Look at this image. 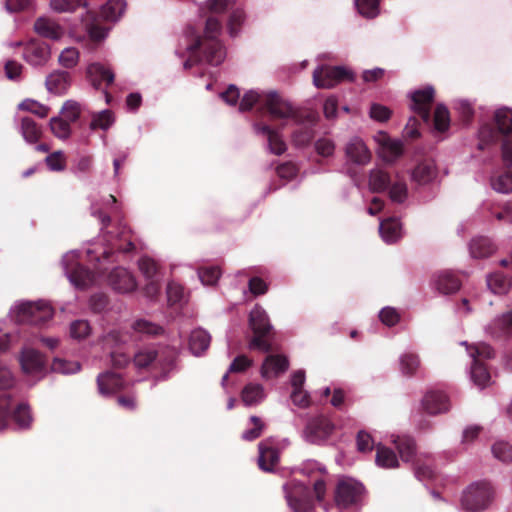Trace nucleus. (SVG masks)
Returning a JSON list of instances; mask_svg holds the SVG:
<instances>
[{
  "label": "nucleus",
  "mask_w": 512,
  "mask_h": 512,
  "mask_svg": "<svg viewBox=\"0 0 512 512\" xmlns=\"http://www.w3.org/2000/svg\"><path fill=\"white\" fill-rule=\"evenodd\" d=\"M254 106L266 111L273 120H283L287 123L301 120L300 112L292 104L274 90H249L239 104L240 111H248Z\"/></svg>",
  "instance_id": "obj_2"
},
{
  "label": "nucleus",
  "mask_w": 512,
  "mask_h": 512,
  "mask_svg": "<svg viewBox=\"0 0 512 512\" xmlns=\"http://www.w3.org/2000/svg\"><path fill=\"white\" fill-rule=\"evenodd\" d=\"M450 126V115L447 107L438 104L434 112V128L438 132H445Z\"/></svg>",
  "instance_id": "obj_54"
},
{
  "label": "nucleus",
  "mask_w": 512,
  "mask_h": 512,
  "mask_svg": "<svg viewBox=\"0 0 512 512\" xmlns=\"http://www.w3.org/2000/svg\"><path fill=\"white\" fill-rule=\"evenodd\" d=\"M511 285V278L503 273L495 272L487 277V286L494 294H506L510 290Z\"/></svg>",
  "instance_id": "obj_43"
},
{
  "label": "nucleus",
  "mask_w": 512,
  "mask_h": 512,
  "mask_svg": "<svg viewBox=\"0 0 512 512\" xmlns=\"http://www.w3.org/2000/svg\"><path fill=\"white\" fill-rule=\"evenodd\" d=\"M266 397L264 388L260 384H247L241 392V400L247 407L260 404Z\"/></svg>",
  "instance_id": "obj_38"
},
{
  "label": "nucleus",
  "mask_w": 512,
  "mask_h": 512,
  "mask_svg": "<svg viewBox=\"0 0 512 512\" xmlns=\"http://www.w3.org/2000/svg\"><path fill=\"white\" fill-rule=\"evenodd\" d=\"M81 5L87 7L88 4L80 0H50V8L56 13L73 12Z\"/></svg>",
  "instance_id": "obj_59"
},
{
  "label": "nucleus",
  "mask_w": 512,
  "mask_h": 512,
  "mask_svg": "<svg viewBox=\"0 0 512 512\" xmlns=\"http://www.w3.org/2000/svg\"><path fill=\"white\" fill-rule=\"evenodd\" d=\"M390 176L382 169L375 168L370 171L369 187L373 192L386 190L390 185Z\"/></svg>",
  "instance_id": "obj_45"
},
{
  "label": "nucleus",
  "mask_w": 512,
  "mask_h": 512,
  "mask_svg": "<svg viewBox=\"0 0 512 512\" xmlns=\"http://www.w3.org/2000/svg\"><path fill=\"white\" fill-rule=\"evenodd\" d=\"M344 151L347 161L353 165L366 166L372 158L370 149L359 136L351 137L345 144Z\"/></svg>",
  "instance_id": "obj_16"
},
{
  "label": "nucleus",
  "mask_w": 512,
  "mask_h": 512,
  "mask_svg": "<svg viewBox=\"0 0 512 512\" xmlns=\"http://www.w3.org/2000/svg\"><path fill=\"white\" fill-rule=\"evenodd\" d=\"M284 490L287 503L294 512H312L313 500L307 486L293 480L284 486Z\"/></svg>",
  "instance_id": "obj_11"
},
{
  "label": "nucleus",
  "mask_w": 512,
  "mask_h": 512,
  "mask_svg": "<svg viewBox=\"0 0 512 512\" xmlns=\"http://www.w3.org/2000/svg\"><path fill=\"white\" fill-rule=\"evenodd\" d=\"M87 74L96 88L102 85H110L114 81V73L111 68L99 62L90 64L87 68Z\"/></svg>",
  "instance_id": "obj_27"
},
{
  "label": "nucleus",
  "mask_w": 512,
  "mask_h": 512,
  "mask_svg": "<svg viewBox=\"0 0 512 512\" xmlns=\"http://www.w3.org/2000/svg\"><path fill=\"white\" fill-rule=\"evenodd\" d=\"M434 94V88L430 85L410 93L412 110L419 114L425 122L429 120L430 106L434 99Z\"/></svg>",
  "instance_id": "obj_18"
},
{
  "label": "nucleus",
  "mask_w": 512,
  "mask_h": 512,
  "mask_svg": "<svg viewBox=\"0 0 512 512\" xmlns=\"http://www.w3.org/2000/svg\"><path fill=\"white\" fill-rule=\"evenodd\" d=\"M423 409L432 415L449 410L450 403L445 393L441 391H429L422 400Z\"/></svg>",
  "instance_id": "obj_23"
},
{
  "label": "nucleus",
  "mask_w": 512,
  "mask_h": 512,
  "mask_svg": "<svg viewBox=\"0 0 512 512\" xmlns=\"http://www.w3.org/2000/svg\"><path fill=\"white\" fill-rule=\"evenodd\" d=\"M115 122L114 115L110 110H102L92 114L90 122V128L92 130L101 129L103 131L108 130Z\"/></svg>",
  "instance_id": "obj_48"
},
{
  "label": "nucleus",
  "mask_w": 512,
  "mask_h": 512,
  "mask_svg": "<svg viewBox=\"0 0 512 512\" xmlns=\"http://www.w3.org/2000/svg\"><path fill=\"white\" fill-rule=\"evenodd\" d=\"M254 130L258 135L267 137L269 150L276 154L281 155L286 151V144L282 140L281 136L277 131L272 130L268 125L265 124H254Z\"/></svg>",
  "instance_id": "obj_29"
},
{
  "label": "nucleus",
  "mask_w": 512,
  "mask_h": 512,
  "mask_svg": "<svg viewBox=\"0 0 512 512\" xmlns=\"http://www.w3.org/2000/svg\"><path fill=\"white\" fill-rule=\"evenodd\" d=\"M470 377L473 383L480 389L485 388L490 383V374L486 367L478 360L473 361Z\"/></svg>",
  "instance_id": "obj_46"
},
{
  "label": "nucleus",
  "mask_w": 512,
  "mask_h": 512,
  "mask_svg": "<svg viewBox=\"0 0 512 512\" xmlns=\"http://www.w3.org/2000/svg\"><path fill=\"white\" fill-rule=\"evenodd\" d=\"M70 122L62 118L61 116H55L50 119L49 126L50 130L55 137L61 140H66L71 135Z\"/></svg>",
  "instance_id": "obj_49"
},
{
  "label": "nucleus",
  "mask_w": 512,
  "mask_h": 512,
  "mask_svg": "<svg viewBox=\"0 0 512 512\" xmlns=\"http://www.w3.org/2000/svg\"><path fill=\"white\" fill-rule=\"evenodd\" d=\"M210 342V334L202 328H197L190 334L189 349L193 355L200 356L208 349Z\"/></svg>",
  "instance_id": "obj_34"
},
{
  "label": "nucleus",
  "mask_w": 512,
  "mask_h": 512,
  "mask_svg": "<svg viewBox=\"0 0 512 512\" xmlns=\"http://www.w3.org/2000/svg\"><path fill=\"white\" fill-rule=\"evenodd\" d=\"M108 284L118 293L126 294L137 289V281L131 271L124 267L114 268L107 277Z\"/></svg>",
  "instance_id": "obj_17"
},
{
  "label": "nucleus",
  "mask_w": 512,
  "mask_h": 512,
  "mask_svg": "<svg viewBox=\"0 0 512 512\" xmlns=\"http://www.w3.org/2000/svg\"><path fill=\"white\" fill-rule=\"evenodd\" d=\"M491 188L500 194L512 193V171L501 168L494 170L489 178Z\"/></svg>",
  "instance_id": "obj_31"
},
{
  "label": "nucleus",
  "mask_w": 512,
  "mask_h": 512,
  "mask_svg": "<svg viewBox=\"0 0 512 512\" xmlns=\"http://www.w3.org/2000/svg\"><path fill=\"white\" fill-rule=\"evenodd\" d=\"M393 443L395 444L400 457L403 461H413L415 466V475L420 480H425L433 476V470L430 466H422L420 459L415 456V443L409 436H397Z\"/></svg>",
  "instance_id": "obj_13"
},
{
  "label": "nucleus",
  "mask_w": 512,
  "mask_h": 512,
  "mask_svg": "<svg viewBox=\"0 0 512 512\" xmlns=\"http://www.w3.org/2000/svg\"><path fill=\"white\" fill-rule=\"evenodd\" d=\"M247 22V13L243 7L231 11L227 19V32L231 37H237Z\"/></svg>",
  "instance_id": "obj_39"
},
{
  "label": "nucleus",
  "mask_w": 512,
  "mask_h": 512,
  "mask_svg": "<svg viewBox=\"0 0 512 512\" xmlns=\"http://www.w3.org/2000/svg\"><path fill=\"white\" fill-rule=\"evenodd\" d=\"M399 371L406 377L415 376L421 367L420 358L416 353L406 351L398 358Z\"/></svg>",
  "instance_id": "obj_35"
},
{
  "label": "nucleus",
  "mask_w": 512,
  "mask_h": 512,
  "mask_svg": "<svg viewBox=\"0 0 512 512\" xmlns=\"http://www.w3.org/2000/svg\"><path fill=\"white\" fill-rule=\"evenodd\" d=\"M45 84L49 92L62 94L70 85L69 74L63 71H54L47 76Z\"/></svg>",
  "instance_id": "obj_37"
},
{
  "label": "nucleus",
  "mask_w": 512,
  "mask_h": 512,
  "mask_svg": "<svg viewBox=\"0 0 512 512\" xmlns=\"http://www.w3.org/2000/svg\"><path fill=\"white\" fill-rule=\"evenodd\" d=\"M79 251L67 252L62 259L63 269L70 283L79 289L87 288L97 283V277L78 263Z\"/></svg>",
  "instance_id": "obj_6"
},
{
  "label": "nucleus",
  "mask_w": 512,
  "mask_h": 512,
  "mask_svg": "<svg viewBox=\"0 0 512 512\" xmlns=\"http://www.w3.org/2000/svg\"><path fill=\"white\" fill-rule=\"evenodd\" d=\"M33 303L39 308V311L33 315V318H35L33 325H42L53 317V308L47 302L39 300Z\"/></svg>",
  "instance_id": "obj_60"
},
{
  "label": "nucleus",
  "mask_w": 512,
  "mask_h": 512,
  "mask_svg": "<svg viewBox=\"0 0 512 512\" xmlns=\"http://www.w3.org/2000/svg\"><path fill=\"white\" fill-rule=\"evenodd\" d=\"M10 419H13L17 429H29L33 422V416L29 405L23 402L16 404L12 401Z\"/></svg>",
  "instance_id": "obj_33"
},
{
  "label": "nucleus",
  "mask_w": 512,
  "mask_h": 512,
  "mask_svg": "<svg viewBox=\"0 0 512 512\" xmlns=\"http://www.w3.org/2000/svg\"><path fill=\"white\" fill-rule=\"evenodd\" d=\"M469 251L473 258H485L495 251V246L489 238L477 237L471 240Z\"/></svg>",
  "instance_id": "obj_42"
},
{
  "label": "nucleus",
  "mask_w": 512,
  "mask_h": 512,
  "mask_svg": "<svg viewBox=\"0 0 512 512\" xmlns=\"http://www.w3.org/2000/svg\"><path fill=\"white\" fill-rule=\"evenodd\" d=\"M379 233L386 243H394L402 237V225L398 219H386L380 222Z\"/></svg>",
  "instance_id": "obj_36"
},
{
  "label": "nucleus",
  "mask_w": 512,
  "mask_h": 512,
  "mask_svg": "<svg viewBox=\"0 0 512 512\" xmlns=\"http://www.w3.org/2000/svg\"><path fill=\"white\" fill-rule=\"evenodd\" d=\"M138 266L146 280L161 279L158 264L152 258L147 256L140 258Z\"/></svg>",
  "instance_id": "obj_52"
},
{
  "label": "nucleus",
  "mask_w": 512,
  "mask_h": 512,
  "mask_svg": "<svg viewBox=\"0 0 512 512\" xmlns=\"http://www.w3.org/2000/svg\"><path fill=\"white\" fill-rule=\"evenodd\" d=\"M20 132L28 143L37 142L41 136V129L34 120L28 117L22 119Z\"/></svg>",
  "instance_id": "obj_50"
},
{
  "label": "nucleus",
  "mask_w": 512,
  "mask_h": 512,
  "mask_svg": "<svg viewBox=\"0 0 512 512\" xmlns=\"http://www.w3.org/2000/svg\"><path fill=\"white\" fill-rule=\"evenodd\" d=\"M352 72L343 66H320L313 72V84L320 89H330L346 79H352Z\"/></svg>",
  "instance_id": "obj_12"
},
{
  "label": "nucleus",
  "mask_w": 512,
  "mask_h": 512,
  "mask_svg": "<svg viewBox=\"0 0 512 512\" xmlns=\"http://www.w3.org/2000/svg\"><path fill=\"white\" fill-rule=\"evenodd\" d=\"M493 456L504 463L512 462V445L505 441H497L493 444L492 448Z\"/></svg>",
  "instance_id": "obj_57"
},
{
  "label": "nucleus",
  "mask_w": 512,
  "mask_h": 512,
  "mask_svg": "<svg viewBox=\"0 0 512 512\" xmlns=\"http://www.w3.org/2000/svg\"><path fill=\"white\" fill-rule=\"evenodd\" d=\"M176 354L175 349L158 352L153 347H145L135 353L133 363L139 369L151 366L161 371L160 377L165 379L175 369Z\"/></svg>",
  "instance_id": "obj_4"
},
{
  "label": "nucleus",
  "mask_w": 512,
  "mask_h": 512,
  "mask_svg": "<svg viewBox=\"0 0 512 512\" xmlns=\"http://www.w3.org/2000/svg\"><path fill=\"white\" fill-rule=\"evenodd\" d=\"M19 361L23 373L33 380H39L46 374L45 358L33 348L23 349Z\"/></svg>",
  "instance_id": "obj_14"
},
{
  "label": "nucleus",
  "mask_w": 512,
  "mask_h": 512,
  "mask_svg": "<svg viewBox=\"0 0 512 512\" xmlns=\"http://www.w3.org/2000/svg\"><path fill=\"white\" fill-rule=\"evenodd\" d=\"M250 427L242 433V439L246 441H253L261 436L264 431L265 424L257 416H251L249 418Z\"/></svg>",
  "instance_id": "obj_56"
},
{
  "label": "nucleus",
  "mask_w": 512,
  "mask_h": 512,
  "mask_svg": "<svg viewBox=\"0 0 512 512\" xmlns=\"http://www.w3.org/2000/svg\"><path fill=\"white\" fill-rule=\"evenodd\" d=\"M376 143V152L378 156L387 163L395 162L403 153V142L399 139L391 138L384 131H377L373 135Z\"/></svg>",
  "instance_id": "obj_15"
},
{
  "label": "nucleus",
  "mask_w": 512,
  "mask_h": 512,
  "mask_svg": "<svg viewBox=\"0 0 512 512\" xmlns=\"http://www.w3.org/2000/svg\"><path fill=\"white\" fill-rule=\"evenodd\" d=\"M101 242H91L86 249L90 261L101 263L106 261L114 251L129 252L134 248L130 230L124 223H119L116 231L100 236Z\"/></svg>",
  "instance_id": "obj_3"
},
{
  "label": "nucleus",
  "mask_w": 512,
  "mask_h": 512,
  "mask_svg": "<svg viewBox=\"0 0 512 512\" xmlns=\"http://www.w3.org/2000/svg\"><path fill=\"white\" fill-rule=\"evenodd\" d=\"M438 175L436 163L433 159L420 161L411 171L410 178L417 186H426L432 183Z\"/></svg>",
  "instance_id": "obj_20"
},
{
  "label": "nucleus",
  "mask_w": 512,
  "mask_h": 512,
  "mask_svg": "<svg viewBox=\"0 0 512 512\" xmlns=\"http://www.w3.org/2000/svg\"><path fill=\"white\" fill-rule=\"evenodd\" d=\"M295 126V130L293 132V142L297 146H305L307 145L312 137H313V123L314 118L313 117H307L304 119V117L301 115V120L296 122H290Z\"/></svg>",
  "instance_id": "obj_32"
},
{
  "label": "nucleus",
  "mask_w": 512,
  "mask_h": 512,
  "mask_svg": "<svg viewBox=\"0 0 512 512\" xmlns=\"http://www.w3.org/2000/svg\"><path fill=\"white\" fill-rule=\"evenodd\" d=\"M126 2L124 0H108L100 10V15L105 21L116 22L124 14Z\"/></svg>",
  "instance_id": "obj_41"
},
{
  "label": "nucleus",
  "mask_w": 512,
  "mask_h": 512,
  "mask_svg": "<svg viewBox=\"0 0 512 512\" xmlns=\"http://www.w3.org/2000/svg\"><path fill=\"white\" fill-rule=\"evenodd\" d=\"M80 364L75 361H68L61 358H55L52 363V370L64 375L74 374L80 370Z\"/></svg>",
  "instance_id": "obj_61"
},
{
  "label": "nucleus",
  "mask_w": 512,
  "mask_h": 512,
  "mask_svg": "<svg viewBox=\"0 0 512 512\" xmlns=\"http://www.w3.org/2000/svg\"><path fill=\"white\" fill-rule=\"evenodd\" d=\"M34 30L39 36L53 41L60 40L65 34V29L48 17H39L34 23Z\"/></svg>",
  "instance_id": "obj_22"
},
{
  "label": "nucleus",
  "mask_w": 512,
  "mask_h": 512,
  "mask_svg": "<svg viewBox=\"0 0 512 512\" xmlns=\"http://www.w3.org/2000/svg\"><path fill=\"white\" fill-rule=\"evenodd\" d=\"M376 465L384 469H394L399 466L396 454L383 445L376 446Z\"/></svg>",
  "instance_id": "obj_44"
},
{
  "label": "nucleus",
  "mask_w": 512,
  "mask_h": 512,
  "mask_svg": "<svg viewBox=\"0 0 512 512\" xmlns=\"http://www.w3.org/2000/svg\"><path fill=\"white\" fill-rule=\"evenodd\" d=\"M132 329L140 334L158 335L162 332V327L146 319H137L132 324Z\"/></svg>",
  "instance_id": "obj_63"
},
{
  "label": "nucleus",
  "mask_w": 512,
  "mask_h": 512,
  "mask_svg": "<svg viewBox=\"0 0 512 512\" xmlns=\"http://www.w3.org/2000/svg\"><path fill=\"white\" fill-rule=\"evenodd\" d=\"M364 486L350 477L339 479L335 489V502L339 508H348L361 503L364 495Z\"/></svg>",
  "instance_id": "obj_9"
},
{
  "label": "nucleus",
  "mask_w": 512,
  "mask_h": 512,
  "mask_svg": "<svg viewBox=\"0 0 512 512\" xmlns=\"http://www.w3.org/2000/svg\"><path fill=\"white\" fill-rule=\"evenodd\" d=\"M51 56L50 46L44 42L32 40L25 44L23 57L34 67L45 65Z\"/></svg>",
  "instance_id": "obj_19"
},
{
  "label": "nucleus",
  "mask_w": 512,
  "mask_h": 512,
  "mask_svg": "<svg viewBox=\"0 0 512 512\" xmlns=\"http://www.w3.org/2000/svg\"><path fill=\"white\" fill-rule=\"evenodd\" d=\"M130 339V334L121 329H113L103 336V348L109 351L113 366L122 368L129 363L130 357L120 351V346L129 342Z\"/></svg>",
  "instance_id": "obj_10"
},
{
  "label": "nucleus",
  "mask_w": 512,
  "mask_h": 512,
  "mask_svg": "<svg viewBox=\"0 0 512 512\" xmlns=\"http://www.w3.org/2000/svg\"><path fill=\"white\" fill-rule=\"evenodd\" d=\"M92 332L91 326L86 320H75L70 324L69 336L77 341L86 339Z\"/></svg>",
  "instance_id": "obj_53"
},
{
  "label": "nucleus",
  "mask_w": 512,
  "mask_h": 512,
  "mask_svg": "<svg viewBox=\"0 0 512 512\" xmlns=\"http://www.w3.org/2000/svg\"><path fill=\"white\" fill-rule=\"evenodd\" d=\"M494 120L498 131L501 134H508L512 131V109L502 107L495 111Z\"/></svg>",
  "instance_id": "obj_47"
},
{
  "label": "nucleus",
  "mask_w": 512,
  "mask_h": 512,
  "mask_svg": "<svg viewBox=\"0 0 512 512\" xmlns=\"http://www.w3.org/2000/svg\"><path fill=\"white\" fill-rule=\"evenodd\" d=\"M98 391L103 396H110L123 388L124 381L119 374L104 372L97 377Z\"/></svg>",
  "instance_id": "obj_30"
},
{
  "label": "nucleus",
  "mask_w": 512,
  "mask_h": 512,
  "mask_svg": "<svg viewBox=\"0 0 512 512\" xmlns=\"http://www.w3.org/2000/svg\"><path fill=\"white\" fill-rule=\"evenodd\" d=\"M80 59V52L76 47H66L58 57L59 64L67 69L74 68Z\"/></svg>",
  "instance_id": "obj_55"
},
{
  "label": "nucleus",
  "mask_w": 512,
  "mask_h": 512,
  "mask_svg": "<svg viewBox=\"0 0 512 512\" xmlns=\"http://www.w3.org/2000/svg\"><path fill=\"white\" fill-rule=\"evenodd\" d=\"M37 311H39V308L33 302L19 301L10 308L9 316L16 323L33 325V322H35L33 315Z\"/></svg>",
  "instance_id": "obj_24"
},
{
  "label": "nucleus",
  "mask_w": 512,
  "mask_h": 512,
  "mask_svg": "<svg viewBox=\"0 0 512 512\" xmlns=\"http://www.w3.org/2000/svg\"><path fill=\"white\" fill-rule=\"evenodd\" d=\"M493 497L494 490L489 482H475L463 492L461 507L467 512H480L490 505Z\"/></svg>",
  "instance_id": "obj_5"
},
{
  "label": "nucleus",
  "mask_w": 512,
  "mask_h": 512,
  "mask_svg": "<svg viewBox=\"0 0 512 512\" xmlns=\"http://www.w3.org/2000/svg\"><path fill=\"white\" fill-rule=\"evenodd\" d=\"M12 408L11 397L3 393L0 395V431L6 429L9 424Z\"/></svg>",
  "instance_id": "obj_58"
},
{
  "label": "nucleus",
  "mask_w": 512,
  "mask_h": 512,
  "mask_svg": "<svg viewBox=\"0 0 512 512\" xmlns=\"http://www.w3.org/2000/svg\"><path fill=\"white\" fill-rule=\"evenodd\" d=\"M249 323L254 332V337L250 342V347L253 349H259L261 351H268L270 345L265 339V336L272 329V325L269 322V317L266 311L256 305L250 312Z\"/></svg>",
  "instance_id": "obj_7"
},
{
  "label": "nucleus",
  "mask_w": 512,
  "mask_h": 512,
  "mask_svg": "<svg viewBox=\"0 0 512 512\" xmlns=\"http://www.w3.org/2000/svg\"><path fill=\"white\" fill-rule=\"evenodd\" d=\"M431 284L435 290L444 295L454 293L460 288L458 278L448 270L435 273L432 277Z\"/></svg>",
  "instance_id": "obj_21"
},
{
  "label": "nucleus",
  "mask_w": 512,
  "mask_h": 512,
  "mask_svg": "<svg viewBox=\"0 0 512 512\" xmlns=\"http://www.w3.org/2000/svg\"><path fill=\"white\" fill-rule=\"evenodd\" d=\"M221 29V22L216 17H209L206 20L203 37L192 26L184 29L176 53L181 57L189 54V58L183 64L185 69L201 60L199 52H203L204 60L211 65H219L224 61L226 52L218 39Z\"/></svg>",
  "instance_id": "obj_1"
},
{
  "label": "nucleus",
  "mask_w": 512,
  "mask_h": 512,
  "mask_svg": "<svg viewBox=\"0 0 512 512\" xmlns=\"http://www.w3.org/2000/svg\"><path fill=\"white\" fill-rule=\"evenodd\" d=\"M389 196L393 202L403 203L408 197L407 184L403 179H399L391 184Z\"/></svg>",
  "instance_id": "obj_62"
},
{
  "label": "nucleus",
  "mask_w": 512,
  "mask_h": 512,
  "mask_svg": "<svg viewBox=\"0 0 512 512\" xmlns=\"http://www.w3.org/2000/svg\"><path fill=\"white\" fill-rule=\"evenodd\" d=\"M198 276L203 285L212 286L221 276V270L217 266L206 267L198 271Z\"/></svg>",
  "instance_id": "obj_64"
},
{
  "label": "nucleus",
  "mask_w": 512,
  "mask_h": 512,
  "mask_svg": "<svg viewBox=\"0 0 512 512\" xmlns=\"http://www.w3.org/2000/svg\"><path fill=\"white\" fill-rule=\"evenodd\" d=\"M81 21L93 41H102L107 37L109 30L97 25L96 16L90 10L86 11V15L82 16Z\"/></svg>",
  "instance_id": "obj_40"
},
{
  "label": "nucleus",
  "mask_w": 512,
  "mask_h": 512,
  "mask_svg": "<svg viewBox=\"0 0 512 512\" xmlns=\"http://www.w3.org/2000/svg\"><path fill=\"white\" fill-rule=\"evenodd\" d=\"M258 464L260 469L266 472H272L279 461V452L272 445L270 440L259 443Z\"/></svg>",
  "instance_id": "obj_26"
},
{
  "label": "nucleus",
  "mask_w": 512,
  "mask_h": 512,
  "mask_svg": "<svg viewBox=\"0 0 512 512\" xmlns=\"http://www.w3.org/2000/svg\"><path fill=\"white\" fill-rule=\"evenodd\" d=\"M288 359L283 355H269L262 364L261 375L263 378L270 379L278 376L288 369Z\"/></svg>",
  "instance_id": "obj_28"
},
{
  "label": "nucleus",
  "mask_w": 512,
  "mask_h": 512,
  "mask_svg": "<svg viewBox=\"0 0 512 512\" xmlns=\"http://www.w3.org/2000/svg\"><path fill=\"white\" fill-rule=\"evenodd\" d=\"M334 430L335 425L328 417L317 415L307 421L301 436L307 443L322 445L328 441Z\"/></svg>",
  "instance_id": "obj_8"
},
{
  "label": "nucleus",
  "mask_w": 512,
  "mask_h": 512,
  "mask_svg": "<svg viewBox=\"0 0 512 512\" xmlns=\"http://www.w3.org/2000/svg\"><path fill=\"white\" fill-rule=\"evenodd\" d=\"M485 331L493 338H501L512 334V309L495 317L485 327Z\"/></svg>",
  "instance_id": "obj_25"
},
{
  "label": "nucleus",
  "mask_w": 512,
  "mask_h": 512,
  "mask_svg": "<svg viewBox=\"0 0 512 512\" xmlns=\"http://www.w3.org/2000/svg\"><path fill=\"white\" fill-rule=\"evenodd\" d=\"M461 345L466 346L467 352L473 361L478 360V362H481L482 359H490L494 355L493 349L486 343L470 346L466 341H463Z\"/></svg>",
  "instance_id": "obj_51"
}]
</instances>
